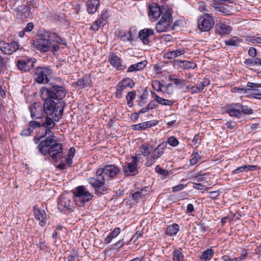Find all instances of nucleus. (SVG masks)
<instances>
[{"label": "nucleus", "instance_id": "f257e3e1", "mask_svg": "<svg viewBox=\"0 0 261 261\" xmlns=\"http://www.w3.org/2000/svg\"><path fill=\"white\" fill-rule=\"evenodd\" d=\"M120 172V168L116 165H107L97 170L95 177H89L87 180L94 188L96 194H101L107 190L105 181L113 179Z\"/></svg>", "mask_w": 261, "mask_h": 261}, {"label": "nucleus", "instance_id": "f03ea898", "mask_svg": "<svg viewBox=\"0 0 261 261\" xmlns=\"http://www.w3.org/2000/svg\"><path fill=\"white\" fill-rule=\"evenodd\" d=\"M66 93L67 91L63 87L57 85H50L43 87L40 90V95L42 99L49 98L57 101V103L59 105L58 108L61 109L58 114L59 117L63 115L66 106V103L63 100V99L65 97Z\"/></svg>", "mask_w": 261, "mask_h": 261}, {"label": "nucleus", "instance_id": "7ed1b4c3", "mask_svg": "<svg viewBox=\"0 0 261 261\" xmlns=\"http://www.w3.org/2000/svg\"><path fill=\"white\" fill-rule=\"evenodd\" d=\"M74 200L76 204L83 206L86 202L91 200L93 196L83 186H79L73 191Z\"/></svg>", "mask_w": 261, "mask_h": 261}, {"label": "nucleus", "instance_id": "20e7f679", "mask_svg": "<svg viewBox=\"0 0 261 261\" xmlns=\"http://www.w3.org/2000/svg\"><path fill=\"white\" fill-rule=\"evenodd\" d=\"M42 99L44 100L42 107L44 113L47 115H51L55 113V121H58L61 119L63 115H61L60 117L58 116L61 109L58 108L59 105L57 103V101L49 98Z\"/></svg>", "mask_w": 261, "mask_h": 261}, {"label": "nucleus", "instance_id": "39448f33", "mask_svg": "<svg viewBox=\"0 0 261 261\" xmlns=\"http://www.w3.org/2000/svg\"><path fill=\"white\" fill-rule=\"evenodd\" d=\"M55 138L54 135H48L45 139L39 142L37 148L41 154L44 156L48 154L54 144L58 142Z\"/></svg>", "mask_w": 261, "mask_h": 261}, {"label": "nucleus", "instance_id": "423d86ee", "mask_svg": "<svg viewBox=\"0 0 261 261\" xmlns=\"http://www.w3.org/2000/svg\"><path fill=\"white\" fill-rule=\"evenodd\" d=\"M172 21V15L170 12L166 10L163 13V15L160 21L155 25V29L158 33L166 32L171 28V23Z\"/></svg>", "mask_w": 261, "mask_h": 261}, {"label": "nucleus", "instance_id": "0eeeda50", "mask_svg": "<svg viewBox=\"0 0 261 261\" xmlns=\"http://www.w3.org/2000/svg\"><path fill=\"white\" fill-rule=\"evenodd\" d=\"M52 73L49 67H38L35 69L34 79L39 84H45L49 82L48 76Z\"/></svg>", "mask_w": 261, "mask_h": 261}, {"label": "nucleus", "instance_id": "6e6552de", "mask_svg": "<svg viewBox=\"0 0 261 261\" xmlns=\"http://www.w3.org/2000/svg\"><path fill=\"white\" fill-rule=\"evenodd\" d=\"M215 24L213 17L207 13L200 15L198 19V28L201 32L210 31Z\"/></svg>", "mask_w": 261, "mask_h": 261}, {"label": "nucleus", "instance_id": "1a4fd4ad", "mask_svg": "<svg viewBox=\"0 0 261 261\" xmlns=\"http://www.w3.org/2000/svg\"><path fill=\"white\" fill-rule=\"evenodd\" d=\"M48 154L53 161L58 162L63 156L62 144L58 142L56 144H54Z\"/></svg>", "mask_w": 261, "mask_h": 261}, {"label": "nucleus", "instance_id": "9d476101", "mask_svg": "<svg viewBox=\"0 0 261 261\" xmlns=\"http://www.w3.org/2000/svg\"><path fill=\"white\" fill-rule=\"evenodd\" d=\"M19 49V44L17 42L7 43L4 41H0V49L5 54L11 55Z\"/></svg>", "mask_w": 261, "mask_h": 261}, {"label": "nucleus", "instance_id": "9b49d317", "mask_svg": "<svg viewBox=\"0 0 261 261\" xmlns=\"http://www.w3.org/2000/svg\"><path fill=\"white\" fill-rule=\"evenodd\" d=\"M33 212L35 218L39 221V225L44 227L46 224L47 215L44 210H41L36 205L33 206Z\"/></svg>", "mask_w": 261, "mask_h": 261}, {"label": "nucleus", "instance_id": "f8f14e48", "mask_svg": "<svg viewBox=\"0 0 261 261\" xmlns=\"http://www.w3.org/2000/svg\"><path fill=\"white\" fill-rule=\"evenodd\" d=\"M33 45L40 51L47 52L50 49L51 42L50 40H47L45 39L44 40L37 39L36 41H34Z\"/></svg>", "mask_w": 261, "mask_h": 261}, {"label": "nucleus", "instance_id": "ddd939ff", "mask_svg": "<svg viewBox=\"0 0 261 261\" xmlns=\"http://www.w3.org/2000/svg\"><path fill=\"white\" fill-rule=\"evenodd\" d=\"M55 126V123L53 119L48 116H46L45 121L42 123V127L45 128V133L42 134V137L44 135H51L53 136L54 134L51 131V129H53Z\"/></svg>", "mask_w": 261, "mask_h": 261}, {"label": "nucleus", "instance_id": "4468645a", "mask_svg": "<svg viewBox=\"0 0 261 261\" xmlns=\"http://www.w3.org/2000/svg\"><path fill=\"white\" fill-rule=\"evenodd\" d=\"M43 108L41 105L35 103L30 107L31 116L33 119H38L42 118Z\"/></svg>", "mask_w": 261, "mask_h": 261}, {"label": "nucleus", "instance_id": "2eb2a0df", "mask_svg": "<svg viewBox=\"0 0 261 261\" xmlns=\"http://www.w3.org/2000/svg\"><path fill=\"white\" fill-rule=\"evenodd\" d=\"M154 31L151 29L145 28L140 31L139 38L144 44H148L150 42L149 37L153 36Z\"/></svg>", "mask_w": 261, "mask_h": 261}, {"label": "nucleus", "instance_id": "dca6fc26", "mask_svg": "<svg viewBox=\"0 0 261 261\" xmlns=\"http://www.w3.org/2000/svg\"><path fill=\"white\" fill-rule=\"evenodd\" d=\"M34 59H28L27 61L18 60L17 66L21 71H28L34 66Z\"/></svg>", "mask_w": 261, "mask_h": 261}, {"label": "nucleus", "instance_id": "f3484780", "mask_svg": "<svg viewBox=\"0 0 261 261\" xmlns=\"http://www.w3.org/2000/svg\"><path fill=\"white\" fill-rule=\"evenodd\" d=\"M237 105H238V103L227 105L226 106L225 113L228 114L231 117L240 118L242 115L238 106H236Z\"/></svg>", "mask_w": 261, "mask_h": 261}, {"label": "nucleus", "instance_id": "a211bd4d", "mask_svg": "<svg viewBox=\"0 0 261 261\" xmlns=\"http://www.w3.org/2000/svg\"><path fill=\"white\" fill-rule=\"evenodd\" d=\"M91 79L89 74L84 75L81 79H79L75 84L81 89L91 87Z\"/></svg>", "mask_w": 261, "mask_h": 261}, {"label": "nucleus", "instance_id": "6ab92c4d", "mask_svg": "<svg viewBox=\"0 0 261 261\" xmlns=\"http://www.w3.org/2000/svg\"><path fill=\"white\" fill-rule=\"evenodd\" d=\"M123 172L126 176H134L138 173V170L137 165L128 163L123 168Z\"/></svg>", "mask_w": 261, "mask_h": 261}, {"label": "nucleus", "instance_id": "aec40b11", "mask_svg": "<svg viewBox=\"0 0 261 261\" xmlns=\"http://www.w3.org/2000/svg\"><path fill=\"white\" fill-rule=\"evenodd\" d=\"M31 7L30 6L23 5L18 8L17 11V16L20 19H23L30 16Z\"/></svg>", "mask_w": 261, "mask_h": 261}, {"label": "nucleus", "instance_id": "412c9836", "mask_svg": "<svg viewBox=\"0 0 261 261\" xmlns=\"http://www.w3.org/2000/svg\"><path fill=\"white\" fill-rule=\"evenodd\" d=\"M161 13V9L158 6H149L148 16L151 19L156 20L160 17Z\"/></svg>", "mask_w": 261, "mask_h": 261}, {"label": "nucleus", "instance_id": "4be33fe9", "mask_svg": "<svg viewBox=\"0 0 261 261\" xmlns=\"http://www.w3.org/2000/svg\"><path fill=\"white\" fill-rule=\"evenodd\" d=\"M100 5L99 0H88L86 3L87 10L90 14L94 13Z\"/></svg>", "mask_w": 261, "mask_h": 261}, {"label": "nucleus", "instance_id": "5701e85b", "mask_svg": "<svg viewBox=\"0 0 261 261\" xmlns=\"http://www.w3.org/2000/svg\"><path fill=\"white\" fill-rule=\"evenodd\" d=\"M147 61H143L137 63L136 64H134L131 65L127 69V72H136L138 71L141 70L143 69L146 66Z\"/></svg>", "mask_w": 261, "mask_h": 261}, {"label": "nucleus", "instance_id": "b1692460", "mask_svg": "<svg viewBox=\"0 0 261 261\" xmlns=\"http://www.w3.org/2000/svg\"><path fill=\"white\" fill-rule=\"evenodd\" d=\"M217 31L221 34H229L231 31V28L229 25L222 23H217L215 26Z\"/></svg>", "mask_w": 261, "mask_h": 261}, {"label": "nucleus", "instance_id": "393cba45", "mask_svg": "<svg viewBox=\"0 0 261 261\" xmlns=\"http://www.w3.org/2000/svg\"><path fill=\"white\" fill-rule=\"evenodd\" d=\"M156 125V123H151L150 121H146L142 123H140L137 124H134L132 126V128L134 130H145V129L153 126Z\"/></svg>", "mask_w": 261, "mask_h": 261}, {"label": "nucleus", "instance_id": "a878e982", "mask_svg": "<svg viewBox=\"0 0 261 261\" xmlns=\"http://www.w3.org/2000/svg\"><path fill=\"white\" fill-rule=\"evenodd\" d=\"M109 60L111 64L114 67L118 68L121 66L120 58L114 54L109 56Z\"/></svg>", "mask_w": 261, "mask_h": 261}, {"label": "nucleus", "instance_id": "bb28decb", "mask_svg": "<svg viewBox=\"0 0 261 261\" xmlns=\"http://www.w3.org/2000/svg\"><path fill=\"white\" fill-rule=\"evenodd\" d=\"M173 261H184L185 256L182 253V249L179 248L173 250L172 252Z\"/></svg>", "mask_w": 261, "mask_h": 261}, {"label": "nucleus", "instance_id": "cd10ccee", "mask_svg": "<svg viewBox=\"0 0 261 261\" xmlns=\"http://www.w3.org/2000/svg\"><path fill=\"white\" fill-rule=\"evenodd\" d=\"M152 149L153 147L148 144H142L140 146V152L144 156H148Z\"/></svg>", "mask_w": 261, "mask_h": 261}, {"label": "nucleus", "instance_id": "c85d7f7f", "mask_svg": "<svg viewBox=\"0 0 261 261\" xmlns=\"http://www.w3.org/2000/svg\"><path fill=\"white\" fill-rule=\"evenodd\" d=\"M179 226L177 224H173L168 226L166 230V234L172 236L175 235L179 231Z\"/></svg>", "mask_w": 261, "mask_h": 261}, {"label": "nucleus", "instance_id": "c756f323", "mask_svg": "<svg viewBox=\"0 0 261 261\" xmlns=\"http://www.w3.org/2000/svg\"><path fill=\"white\" fill-rule=\"evenodd\" d=\"M167 148V143L163 142L160 143L153 151L152 152L155 153V155L160 158L164 153V150Z\"/></svg>", "mask_w": 261, "mask_h": 261}, {"label": "nucleus", "instance_id": "7c9ffc66", "mask_svg": "<svg viewBox=\"0 0 261 261\" xmlns=\"http://www.w3.org/2000/svg\"><path fill=\"white\" fill-rule=\"evenodd\" d=\"M70 206V200L66 197L61 198L58 202V208L61 210H63L64 208H69Z\"/></svg>", "mask_w": 261, "mask_h": 261}, {"label": "nucleus", "instance_id": "2f4dec72", "mask_svg": "<svg viewBox=\"0 0 261 261\" xmlns=\"http://www.w3.org/2000/svg\"><path fill=\"white\" fill-rule=\"evenodd\" d=\"M120 232V229L119 227L115 228L105 239V243L106 244L110 243L111 241L116 238Z\"/></svg>", "mask_w": 261, "mask_h": 261}, {"label": "nucleus", "instance_id": "473e14b6", "mask_svg": "<svg viewBox=\"0 0 261 261\" xmlns=\"http://www.w3.org/2000/svg\"><path fill=\"white\" fill-rule=\"evenodd\" d=\"M214 255V251L212 249H207L204 251L201 256L200 259L201 261H207L210 260Z\"/></svg>", "mask_w": 261, "mask_h": 261}, {"label": "nucleus", "instance_id": "72a5a7b5", "mask_svg": "<svg viewBox=\"0 0 261 261\" xmlns=\"http://www.w3.org/2000/svg\"><path fill=\"white\" fill-rule=\"evenodd\" d=\"M241 112V114L250 115L253 113V110L247 106H243L239 103L236 105Z\"/></svg>", "mask_w": 261, "mask_h": 261}, {"label": "nucleus", "instance_id": "f704fd0d", "mask_svg": "<svg viewBox=\"0 0 261 261\" xmlns=\"http://www.w3.org/2000/svg\"><path fill=\"white\" fill-rule=\"evenodd\" d=\"M9 59L7 57H3L0 56V74L2 71L5 70L7 68V63Z\"/></svg>", "mask_w": 261, "mask_h": 261}, {"label": "nucleus", "instance_id": "c9c22d12", "mask_svg": "<svg viewBox=\"0 0 261 261\" xmlns=\"http://www.w3.org/2000/svg\"><path fill=\"white\" fill-rule=\"evenodd\" d=\"M159 158H158V156H157L155 155V153H153L152 152L149 158H148V159L145 163V165L147 167H150V166H152L153 164H154L155 163L156 160L158 159Z\"/></svg>", "mask_w": 261, "mask_h": 261}, {"label": "nucleus", "instance_id": "e433bc0d", "mask_svg": "<svg viewBox=\"0 0 261 261\" xmlns=\"http://www.w3.org/2000/svg\"><path fill=\"white\" fill-rule=\"evenodd\" d=\"M45 133V128L43 127L40 128V129L37 132L34 139V142L35 144H38L40 141V140L42 138L45 137L47 135H44L42 137V134H44Z\"/></svg>", "mask_w": 261, "mask_h": 261}, {"label": "nucleus", "instance_id": "4c0bfd02", "mask_svg": "<svg viewBox=\"0 0 261 261\" xmlns=\"http://www.w3.org/2000/svg\"><path fill=\"white\" fill-rule=\"evenodd\" d=\"M169 80L173 82L179 88H181L185 85V80L169 77Z\"/></svg>", "mask_w": 261, "mask_h": 261}, {"label": "nucleus", "instance_id": "58836bf2", "mask_svg": "<svg viewBox=\"0 0 261 261\" xmlns=\"http://www.w3.org/2000/svg\"><path fill=\"white\" fill-rule=\"evenodd\" d=\"M167 144H169L172 147H176L178 145L179 142L178 140L174 136H171L168 138L166 142Z\"/></svg>", "mask_w": 261, "mask_h": 261}, {"label": "nucleus", "instance_id": "ea45409f", "mask_svg": "<svg viewBox=\"0 0 261 261\" xmlns=\"http://www.w3.org/2000/svg\"><path fill=\"white\" fill-rule=\"evenodd\" d=\"M143 189H141L139 191L135 192L132 195V199L137 202L139 199L142 198V196L144 195L143 193Z\"/></svg>", "mask_w": 261, "mask_h": 261}, {"label": "nucleus", "instance_id": "a19ab883", "mask_svg": "<svg viewBox=\"0 0 261 261\" xmlns=\"http://www.w3.org/2000/svg\"><path fill=\"white\" fill-rule=\"evenodd\" d=\"M193 158L190 160V164L192 165L196 164L201 159V156L197 152H193Z\"/></svg>", "mask_w": 261, "mask_h": 261}, {"label": "nucleus", "instance_id": "79ce46f5", "mask_svg": "<svg viewBox=\"0 0 261 261\" xmlns=\"http://www.w3.org/2000/svg\"><path fill=\"white\" fill-rule=\"evenodd\" d=\"M126 87L133 88L135 86L134 82L130 78H126L121 81Z\"/></svg>", "mask_w": 261, "mask_h": 261}, {"label": "nucleus", "instance_id": "37998d69", "mask_svg": "<svg viewBox=\"0 0 261 261\" xmlns=\"http://www.w3.org/2000/svg\"><path fill=\"white\" fill-rule=\"evenodd\" d=\"M152 87L154 90L156 91H161L162 87H164V85H162L159 81H154L152 83Z\"/></svg>", "mask_w": 261, "mask_h": 261}, {"label": "nucleus", "instance_id": "c03bdc74", "mask_svg": "<svg viewBox=\"0 0 261 261\" xmlns=\"http://www.w3.org/2000/svg\"><path fill=\"white\" fill-rule=\"evenodd\" d=\"M158 103L163 106H171L173 104L174 101L171 100L164 99L163 98L161 97L159 100L158 101Z\"/></svg>", "mask_w": 261, "mask_h": 261}, {"label": "nucleus", "instance_id": "a18cd8bd", "mask_svg": "<svg viewBox=\"0 0 261 261\" xmlns=\"http://www.w3.org/2000/svg\"><path fill=\"white\" fill-rule=\"evenodd\" d=\"M28 126L33 131L34 129L37 128H40L42 126V123L37 121H31L29 122Z\"/></svg>", "mask_w": 261, "mask_h": 261}, {"label": "nucleus", "instance_id": "49530a36", "mask_svg": "<svg viewBox=\"0 0 261 261\" xmlns=\"http://www.w3.org/2000/svg\"><path fill=\"white\" fill-rule=\"evenodd\" d=\"M120 40L123 42L130 41L132 40L131 34H127L124 32L120 36Z\"/></svg>", "mask_w": 261, "mask_h": 261}, {"label": "nucleus", "instance_id": "de8ad7c7", "mask_svg": "<svg viewBox=\"0 0 261 261\" xmlns=\"http://www.w3.org/2000/svg\"><path fill=\"white\" fill-rule=\"evenodd\" d=\"M103 23L100 21V19H97L95 20L92 25L91 26V30L96 31L98 30L100 25Z\"/></svg>", "mask_w": 261, "mask_h": 261}, {"label": "nucleus", "instance_id": "09e8293b", "mask_svg": "<svg viewBox=\"0 0 261 261\" xmlns=\"http://www.w3.org/2000/svg\"><path fill=\"white\" fill-rule=\"evenodd\" d=\"M210 84V81L208 79L204 78L202 80V81L200 82L198 84L200 89L201 91L203 90L205 87H206L209 85Z\"/></svg>", "mask_w": 261, "mask_h": 261}, {"label": "nucleus", "instance_id": "8fccbe9b", "mask_svg": "<svg viewBox=\"0 0 261 261\" xmlns=\"http://www.w3.org/2000/svg\"><path fill=\"white\" fill-rule=\"evenodd\" d=\"M184 65L185 69H194L196 67V64L194 62L189 61H184Z\"/></svg>", "mask_w": 261, "mask_h": 261}, {"label": "nucleus", "instance_id": "3c124183", "mask_svg": "<svg viewBox=\"0 0 261 261\" xmlns=\"http://www.w3.org/2000/svg\"><path fill=\"white\" fill-rule=\"evenodd\" d=\"M109 17V13L107 10H103L101 12L99 18L98 19H100V21L103 23L104 21H106Z\"/></svg>", "mask_w": 261, "mask_h": 261}, {"label": "nucleus", "instance_id": "603ef678", "mask_svg": "<svg viewBox=\"0 0 261 261\" xmlns=\"http://www.w3.org/2000/svg\"><path fill=\"white\" fill-rule=\"evenodd\" d=\"M247 41L252 44H261V37H252L248 39Z\"/></svg>", "mask_w": 261, "mask_h": 261}, {"label": "nucleus", "instance_id": "864d4df0", "mask_svg": "<svg viewBox=\"0 0 261 261\" xmlns=\"http://www.w3.org/2000/svg\"><path fill=\"white\" fill-rule=\"evenodd\" d=\"M50 38L49 33L48 32L44 31L40 33L38 39H41L42 40L45 39L47 40H50Z\"/></svg>", "mask_w": 261, "mask_h": 261}, {"label": "nucleus", "instance_id": "5fc2aeb1", "mask_svg": "<svg viewBox=\"0 0 261 261\" xmlns=\"http://www.w3.org/2000/svg\"><path fill=\"white\" fill-rule=\"evenodd\" d=\"M77 253L73 251L68 256V261H80Z\"/></svg>", "mask_w": 261, "mask_h": 261}, {"label": "nucleus", "instance_id": "6e6d98bb", "mask_svg": "<svg viewBox=\"0 0 261 261\" xmlns=\"http://www.w3.org/2000/svg\"><path fill=\"white\" fill-rule=\"evenodd\" d=\"M201 136L199 134H197L195 135L192 142L196 145L197 147L201 143Z\"/></svg>", "mask_w": 261, "mask_h": 261}, {"label": "nucleus", "instance_id": "4d7b16f0", "mask_svg": "<svg viewBox=\"0 0 261 261\" xmlns=\"http://www.w3.org/2000/svg\"><path fill=\"white\" fill-rule=\"evenodd\" d=\"M248 168V167H247V166H246V165L240 166V167H239L238 168H237V169H236L235 170H234L232 171V173L233 174H236V173H239L242 172L247 171Z\"/></svg>", "mask_w": 261, "mask_h": 261}, {"label": "nucleus", "instance_id": "13d9d810", "mask_svg": "<svg viewBox=\"0 0 261 261\" xmlns=\"http://www.w3.org/2000/svg\"><path fill=\"white\" fill-rule=\"evenodd\" d=\"M155 171L158 173H159V174H160L161 175H166L168 174V172L167 170L162 168L159 165L156 166V167H155Z\"/></svg>", "mask_w": 261, "mask_h": 261}, {"label": "nucleus", "instance_id": "bf43d9fd", "mask_svg": "<svg viewBox=\"0 0 261 261\" xmlns=\"http://www.w3.org/2000/svg\"><path fill=\"white\" fill-rule=\"evenodd\" d=\"M247 86L250 88L251 90H255L257 88L261 87V84H255L251 82H248Z\"/></svg>", "mask_w": 261, "mask_h": 261}, {"label": "nucleus", "instance_id": "052dcab7", "mask_svg": "<svg viewBox=\"0 0 261 261\" xmlns=\"http://www.w3.org/2000/svg\"><path fill=\"white\" fill-rule=\"evenodd\" d=\"M136 95V92L135 91H132L131 92H128L126 98L127 100H129L130 101H133L135 98Z\"/></svg>", "mask_w": 261, "mask_h": 261}, {"label": "nucleus", "instance_id": "680f3d73", "mask_svg": "<svg viewBox=\"0 0 261 261\" xmlns=\"http://www.w3.org/2000/svg\"><path fill=\"white\" fill-rule=\"evenodd\" d=\"M244 64L247 66H255V58L245 60Z\"/></svg>", "mask_w": 261, "mask_h": 261}, {"label": "nucleus", "instance_id": "e2e57ef3", "mask_svg": "<svg viewBox=\"0 0 261 261\" xmlns=\"http://www.w3.org/2000/svg\"><path fill=\"white\" fill-rule=\"evenodd\" d=\"M248 55L252 58H255L257 55V50L253 47H250L248 50Z\"/></svg>", "mask_w": 261, "mask_h": 261}, {"label": "nucleus", "instance_id": "0e129e2a", "mask_svg": "<svg viewBox=\"0 0 261 261\" xmlns=\"http://www.w3.org/2000/svg\"><path fill=\"white\" fill-rule=\"evenodd\" d=\"M33 133L32 129L28 126V128L24 129L21 133V135L23 136H28Z\"/></svg>", "mask_w": 261, "mask_h": 261}, {"label": "nucleus", "instance_id": "69168bd1", "mask_svg": "<svg viewBox=\"0 0 261 261\" xmlns=\"http://www.w3.org/2000/svg\"><path fill=\"white\" fill-rule=\"evenodd\" d=\"M142 236V233L141 231H137L136 233L132 237L130 242H135L139 237Z\"/></svg>", "mask_w": 261, "mask_h": 261}, {"label": "nucleus", "instance_id": "338daca9", "mask_svg": "<svg viewBox=\"0 0 261 261\" xmlns=\"http://www.w3.org/2000/svg\"><path fill=\"white\" fill-rule=\"evenodd\" d=\"M201 91H202L201 90L198 85H197L196 86H192L191 87V93L192 94L200 92Z\"/></svg>", "mask_w": 261, "mask_h": 261}, {"label": "nucleus", "instance_id": "774afa93", "mask_svg": "<svg viewBox=\"0 0 261 261\" xmlns=\"http://www.w3.org/2000/svg\"><path fill=\"white\" fill-rule=\"evenodd\" d=\"M34 27V24L32 22H29L24 29V31H26V32H30L32 31Z\"/></svg>", "mask_w": 261, "mask_h": 261}]
</instances>
